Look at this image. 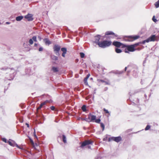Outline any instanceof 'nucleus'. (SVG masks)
<instances>
[{
  "instance_id": "f704fd0d",
  "label": "nucleus",
  "mask_w": 159,
  "mask_h": 159,
  "mask_svg": "<svg viewBox=\"0 0 159 159\" xmlns=\"http://www.w3.org/2000/svg\"><path fill=\"white\" fill-rule=\"evenodd\" d=\"M141 43V42H139L138 43H136L134 44H133V45H134V48L139 45V44H140Z\"/></svg>"
},
{
  "instance_id": "72a5a7b5",
  "label": "nucleus",
  "mask_w": 159,
  "mask_h": 159,
  "mask_svg": "<svg viewBox=\"0 0 159 159\" xmlns=\"http://www.w3.org/2000/svg\"><path fill=\"white\" fill-rule=\"evenodd\" d=\"M29 43L31 45L33 43V41L32 39H30L29 40Z\"/></svg>"
},
{
  "instance_id": "412c9836",
  "label": "nucleus",
  "mask_w": 159,
  "mask_h": 159,
  "mask_svg": "<svg viewBox=\"0 0 159 159\" xmlns=\"http://www.w3.org/2000/svg\"><path fill=\"white\" fill-rule=\"evenodd\" d=\"M51 58L54 61H57L58 59L57 57L54 55L51 56Z\"/></svg>"
},
{
  "instance_id": "680f3d73",
  "label": "nucleus",
  "mask_w": 159,
  "mask_h": 159,
  "mask_svg": "<svg viewBox=\"0 0 159 159\" xmlns=\"http://www.w3.org/2000/svg\"><path fill=\"white\" fill-rule=\"evenodd\" d=\"M137 100L138 101V102H139V99H137Z\"/></svg>"
},
{
  "instance_id": "e433bc0d",
  "label": "nucleus",
  "mask_w": 159,
  "mask_h": 159,
  "mask_svg": "<svg viewBox=\"0 0 159 159\" xmlns=\"http://www.w3.org/2000/svg\"><path fill=\"white\" fill-rule=\"evenodd\" d=\"M103 110L107 114H110L109 111H108V110L106 109L105 108H104L103 109Z\"/></svg>"
},
{
  "instance_id": "f3484780",
  "label": "nucleus",
  "mask_w": 159,
  "mask_h": 159,
  "mask_svg": "<svg viewBox=\"0 0 159 159\" xmlns=\"http://www.w3.org/2000/svg\"><path fill=\"white\" fill-rule=\"evenodd\" d=\"M90 76V74H88L87 76L86 77L84 78V84L86 85L88 84V82H87V80L88 79V78Z\"/></svg>"
},
{
  "instance_id": "c756f323",
  "label": "nucleus",
  "mask_w": 159,
  "mask_h": 159,
  "mask_svg": "<svg viewBox=\"0 0 159 159\" xmlns=\"http://www.w3.org/2000/svg\"><path fill=\"white\" fill-rule=\"evenodd\" d=\"M152 20L155 23L157 21V20L155 18V16H153L152 18Z\"/></svg>"
},
{
  "instance_id": "4d7b16f0",
  "label": "nucleus",
  "mask_w": 159,
  "mask_h": 159,
  "mask_svg": "<svg viewBox=\"0 0 159 159\" xmlns=\"http://www.w3.org/2000/svg\"><path fill=\"white\" fill-rule=\"evenodd\" d=\"M144 96H145V98H146L147 97V95L146 94H144Z\"/></svg>"
},
{
  "instance_id": "6e6d98bb",
  "label": "nucleus",
  "mask_w": 159,
  "mask_h": 159,
  "mask_svg": "<svg viewBox=\"0 0 159 159\" xmlns=\"http://www.w3.org/2000/svg\"><path fill=\"white\" fill-rule=\"evenodd\" d=\"M38 38H39V39H41V38L40 36H38Z\"/></svg>"
},
{
  "instance_id": "a211bd4d",
  "label": "nucleus",
  "mask_w": 159,
  "mask_h": 159,
  "mask_svg": "<svg viewBox=\"0 0 159 159\" xmlns=\"http://www.w3.org/2000/svg\"><path fill=\"white\" fill-rule=\"evenodd\" d=\"M44 41L46 44H48V45L51 43V41L48 38H45L44 39Z\"/></svg>"
},
{
  "instance_id": "052dcab7",
  "label": "nucleus",
  "mask_w": 159,
  "mask_h": 159,
  "mask_svg": "<svg viewBox=\"0 0 159 159\" xmlns=\"http://www.w3.org/2000/svg\"><path fill=\"white\" fill-rule=\"evenodd\" d=\"M150 96H151V94H149V97H150Z\"/></svg>"
},
{
  "instance_id": "7c9ffc66",
  "label": "nucleus",
  "mask_w": 159,
  "mask_h": 159,
  "mask_svg": "<svg viewBox=\"0 0 159 159\" xmlns=\"http://www.w3.org/2000/svg\"><path fill=\"white\" fill-rule=\"evenodd\" d=\"M95 122H96L97 123H100V122L101 121V120L100 119H96L95 120Z\"/></svg>"
},
{
  "instance_id": "393cba45",
  "label": "nucleus",
  "mask_w": 159,
  "mask_h": 159,
  "mask_svg": "<svg viewBox=\"0 0 159 159\" xmlns=\"http://www.w3.org/2000/svg\"><path fill=\"white\" fill-rule=\"evenodd\" d=\"M81 109L83 111H84V112L86 111V105H83L82 106V107H81Z\"/></svg>"
},
{
  "instance_id": "ddd939ff",
  "label": "nucleus",
  "mask_w": 159,
  "mask_h": 159,
  "mask_svg": "<svg viewBox=\"0 0 159 159\" xmlns=\"http://www.w3.org/2000/svg\"><path fill=\"white\" fill-rule=\"evenodd\" d=\"M100 37L101 35H97L95 37V40L94 42L98 45V44L100 42L99 41Z\"/></svg>"
},
{
  "instance_id": "2f4dec72",
  "label": "nucleus",
  "mask_w": 159,
  "mask_h": 159,
  "mask_svg": "<svg viewBox=\"0 0 159 159\" xmlns=\"http://www.w3.org/2000/svg\"><path fill=\"white\" fill-rule=\"evenodd\" d=\"M150 128V126L148 125L146 126V128L145 129V130H147L149 129Z\"/></svg>"
},
{
  "instance_id": "6ab92c4d",
  "label": "nucleus",
  "mask_w": 159,
  "mask_h": 159,
  "mask_svg": "<svg viewBox=\"0 0 159 159\" xmlns=\"http://www.w3.org/2000/svg\"><path fill=\"white\" fill-rule=\"evenodd\" d=\"M23 18V16H17L16 18V20L17 21H20Z\"/></svg>"
},
{
  "instance_id": "b1692460",
  "label": "nucleus",
  "mask_w": 159,
  "mask_h": 159,
  "mask_svg": "<svg viewBox=\"0 0 159 159\" xmlns=\"http://www.w3.org/2000/svg\"><path fill=\"white\" fill-rule=\"evenodd\" d=\"M154 6L156 8H158L159 7V0L154 3Z\"/></svg>"
},
{
  "instance_id": "f257e3e1",
  "label": "nucleus",
  "mask_w": 159,
  "mask_h": 159,
  "mask_svg": "<svg viewBox=\"0 0 159 159\" xmlns=\"http://www.w3.org/2000/svg\"><path fill=\"white\" fill-rule=\"evenodd\" d=\"M1 69L3 70H7V72L9 73V76L7 74L6 75V79L10 80H13L16 74L15 70L13 68H10L7 67H4L2 68ZM6 73L7 74V73Z\"/></svg>"
},
{
  "instance_id": "bf43d9fd",
  "label": "nucleus",
  "mask_w": 159,
  "mask_h": 159,
  "mask_svg": "<svg viewBox=\"0 0 159 159\" xmlns=\"http://www.w3.org/2000/svg\"><path fill=\"white\" fill-rule=\"evenodd\" d=\"M129 95H130V96H131V94H130V92H129Z\"/></svg>"
},
{
  "instance_id": "de8ad7c7",
  "label": "nucleus",
  "mask_w": 159,
  "mask_h": 159,
  "mask_svg": "<svg viewBox=\"0 0 159 159\" xmlns=\"http://www.w3.org/2000/svg\"><path fill=\"white\" fill-rule=\"evenodd\" d=\"M38 43H35L34 44V47H37L38 46Z\"/></svg>"
},
{
  "instance_id": "9b49d317",
  "label": "nucleus",
  "mask_w": 159,
  "mask_h": 159,
  "mask_svg": "<svg viewBox=\"0 0 159 159\" xmlns=\"http://www.w3.org/2000/svg\"><path fill=\"white\" fill-rule=\"evenodd\" d=\"M96 116L92 115L91 113L88 115V119L89 120H90L89 121L90 122L94 121L96 120Z\"/></svg>"
},
{
  "instance_id": "37998d69",
  "label": "nucleus",
  "mask_w": 159,
  "mask_h": 159,
  "mask_svg": "<svg viewBox=\"0 0 159 159\" xmlns=\"http://www.w3.org/2000/svg\"><path fill=\"white\" fill-rule=\"evenodd\" d=\"M45 104H46V103H45V102H43L41 103L40 105H41V106H42L43 107V105H45Z\"/></svg>"
},
{
  "instance_id": "a19ab883",
  "label": "nucleus",
  "mask_w": 159,
  "mask_h": 159,
  "mask_svg": "<svg viewBox=\"0 0 159 159\" xmlns=\"http://www.w3.org/2000/svg\"><path fill=\"white\" fill-rule=\"evenodd\" d=\"M51 101H52L51 100H46L44 102H45V103H50Z\"/></svg>"
},
{
  "instance_id": "7ed1b4c3",
  "label": "nucleus",
  "mask_w": 159,
  "mask_h": 159,
  "mask_svg": "<svg viewBox=\"0 0 159 159\" xmlns=\"http://www.w3.org/2000/svg\"><path fill=\"white\" fill-rule=\"evenodd\" d=\"M125 50V53H129V52H133L136 49L134 48V45H127Z\"/></svg>"
},
{
  "instance_id": "5701e85b",
  "label": "nucleus",
  "mask_w": 159,
  "mask_h": 159,
  "mask_svg": "<svg viewBox=\"0 0 159 159\" xmlns=\"http://www.w3.org/2000/svg\"><path fill=\"white\" fill-rule=\"evenodd\" d=\"M127 68V67H125V68L124 71H117L116 72V74H121L122 73H123L124 72V71H125L126 70Z\"/></svg>"
},
{
  "instance_id": "cd10ccee",
  "label": "nucleus",
  "mask_w": 159,
  "mask_h": 159,
  "mask_svg": "<svg viewBox=\"0 0 159 159\" xmlns=\"http://www.w3.org/2000/svg\"><path fill=\"white\" fill-rule=\"evenodd\" d=\"M28 138H29V139H30V143H31L32 144H34V142L33 140L29 136H28Z\"/></svg>"
},
{
  "instance_id": "f8f14e48",
  "label": "nucleus",
  "mask_w": 159,
  "mask_h": 159,
  "mask_svg": "<svg viewBox=\"0 0 159 159\" xmlns=\"http://www.w3.org/2000/svg\"><path fill=\"white\" fill-rule=\"evenodd\" d=\"M147 39L148 40L149 42L157 40H156V36L155 35H152Z\"/></svg>"
},
{
  "instance_id": "39448f33",
  "label": "nucleus",
  "mask_w": 159,
  "mask_h": 159,
  "mask_svg": "<svg viewBox=\"0 0 159 159\" xmlns=\"http://www.w3.org/2000/svg\"><path fill=\"white\" fill-rule=\"evenodd\" d=\"M53 51L56 55L59 56L60 54L59 52L61 49V46L57 44H55L53 46Z\"/></svg>"
},
{
  "instance_id": "49530a36",
  "label": "nucleus",
  "mask_w": 159,
  "mask_h": 159,
  "mask_svg": "<svg viewBox=\"0 0 159 159\" xmlns=\"http://www.w3.org/2000/svg\"><path fill=\"white\" fill-rule=\"evenodd\" d=\"M25 125H27V127L29 128V124L27 123H26Z\"/></svg>"
},
{
  "instance_id": "13d9d810",
  "label": "nucleus",
  "mask_w": 159,
  "mask_h": 159,
  "mask_svg": "<svg viewBox=\"0 0 159 159\" xmlns=\"http://www.w3.org/2000/svg\"><path fill=\"white\" fill-rule=\"evenodd\" d=\"M130 72V71L129 70H128L127 71V72L128 73H129Z\"/></svg>"
},
{
  "instance_id": "0eeeda50",
  "label": "nucleus",
  "mask_w": 159,
  "mask_h": 159,
  "mask_svg": "<svg viewBox=\"0 0 159 159\" xmlns=\"http://www.w3.org/2000/svg\"><path fill=\"white\" fill-rule=\"evenodd\" d=\"M122 140L121 137L120 136H118L116 137H110L108 138V141L109 142L111 141H114L118 143L120 141Z\"/></svg>"
},
{
  "instance_id": "a18cd8bd",
  "label": "nucleus",
  "mask_w": 159,
  "mask_h": 159,
  "mask_svg": "<svg viewBox=\"0 0 159 159\" xmlns=\"http://www.w3.org/2000/svg\"><path fill=\"white\" fill-rule=\"evenodd\" d=\"M95 159H101V158L100 157L98 156L96 157Z\"/></svg>"
},
{
  "instance_id": "a878e982",
  "label": "nucleus",
  "mask_w": 159,
  "mask_h": 159,
  "mask_svg": "<svg viewBox=\"0 0 159 159\" xmlns=\"http://www.w3.org/2000/svg\"><path fill=\"white\" fill-rule=\"evenodd\" d=\"M101 127L102 128V131H103L105 129V125L104 124L102 123H100Z\"/></svg>"
},
{
  "instance_id": "9d476101",
  "label": "nucleus",
  "mask_w": 159,
  "mask_h": 159,
  "mask_svg": "<svg viewBox=\"0 0 159 159\" xmlns=\"http://www.w3.org/2000/svg\"><path fill=\"white\" fill-rule=\"evenodd\" d=\"M139 37V36L138 35L130 36H129V41H132L134 40L138 39Z\"/></svg>"
},
{
  "instance_id": "58836bf2",
  "label": "nucleus",
  "mask_w": 159,
  "mask_h": 159,
  "mask_svg": "<svg viewBox=\"0 0 159 159\" xmlns=\"http://www.w3.org/2000/svg\"><path fill=\"white\" fill-rule=\"evenodd\" d=\"M33 135H34V136L36 138H37V136H36V133H35V129H34V132L33 133Z\"/></svg>"
},
{
  "instance_id": "4c0bfd02",
  "label": "nucleus",
  "mask_w": 159,
  "mask_h": 159,
  "mask_svg": "<svg viewBox=\"0 0 159 159\" xmlns=\"http://www.w3.org/2000/svg\"><path fill=\"white\" fill-rule=\"evenodd\" d=\"M82 120H84L86 122H90L89 121V119H88V118H82Z\"/></svg>"
},
{
  "instance_id": "aec40b11",
  "label": "nucleus",
  "mask_w": 159,
  "mask_h": 159,
  "mask_svg": "<svg viewBox=\"0 0 159 159\" xmlns=\"http://www.w3.org/2000/svg\"><path fill=\"white\" fill-rule=\"evenodd\" d=\"M52 70L54 72H57L59 71L58 68L54 66L52 67Z\"/></svg>"
},
{
  "instance_id": "20e7f679",
  "label": "nucleus",
  "mask_w": 159,
  "mask_h": 159,
  "mask_svg": "<svg viewBox=\"0 0 159 159\" xmlns=\"http://www.w3.org/2000/svg\"><path fill=\"white\" fill-rule=\"evenodd\" d=\"M112 45L116 47V48L121 47L122 48H124L126 46V45L123 44L120 42L117 41L113 42Z\"/></svg>"
},
{
  "instance_id": "6e6552de",
  "label": "nucleus",
  "mask_w": 159,
  "mask_h": 159,
  "mask_svg": "<svg viewBox=\"0 0 159 159\" xmlns=\"http://www.w3.org/2000/svg\"><path fill=\"white\" fill-rule=\"evenodd\" d=\"M7 143L10 146L12 147H16L19 149H21L20 147L15 142V141L10 139L7 141Z\"/></svg>"
},
{
  "instance_id": "603ef678",
  "label": "nucleus",
  "mask_w": 159,
  "mask_h": 159,
  "mask_svg": "<svg viewBox=\"0 0 159 159\" xmlns=\"http://www.w3.org/2000/svg\"><path fill=\"white\" fill-rule=\"evenodd\" d=\"M101 81L102 82H105V81L103 80H101Z\"/></svg>"
},
{
  "instance_id": "5fc2aeb1",
  "label": "nucleus",
  "mask_w": 159,
  "mask_h": 159,
  "mask_svg": "<svg viewBox=\"0 0 159 159\" xmlns=\"http://www.w3.org/2000/svg\"><path fill=\"white\" fill-rule=\"evenodd\" d=\"M88 148L89 149L91 148V146H88Z\"/></svg>"
},
{
  "instance_id": "c03bdc74",
  "label": "nucleus",
  "mask_w": 159,
  "mask_h": 159,
  "mask_svg": "<svg viewBox=\"0 0 159 159\" xmlns=\"http://www.w3.org/2000/svg\"><path fill=\"white\" fill-rule=\"evenodd\" d=\"M42 106H41V105L40 104V106L39 107L37 108V110H39L42 107Z\"/></svg>"
},
{
  "instance_id": "ea45409f",
  "label": "nucleus",
  "mask_w": 159,
  "mask_h": 159,
  "mask_svg": "<svg viewBox=\"0 0 159 159\" xmlns=\"http://www.w3.org/2000/svg\"><path fill=\"white\" fill-rule=\"evenodd\" d=\"M50 109L54 111L55 109V107L53 106H52L50 107Z\"/></svg>"
},
{
  "instance_id": "423d86ee",
  "label": "nucleus",
  "mask_w": 159,
  "mask_h": 159,
  "mask_svg": "<svg viewBox=\"0 0 159 159\" xmlns=\"http://www.w3.org/2000/svg\"><path fill=\"white\" fill-rule=\"evenodd\" d=\"M93 143V141L90 140H85L83 142H80V143L81 144V145L80 147L83 148L84 147L87 145L92 144Z\"/></svg>"
},
{
  "instance_id": "4be33fe9",
  "label": "nucleus",
  "mask_w": 159,
  "mask_h": 159,
  "mask_svg": "<svg viewBox=\"0 0 159 159\" xmlns=\"http://www.w3.org/2000/svg\"><path fill=\"white\" fill-rule=\"evenodd\" d=\"M115 51L117 53H120L122 52V50L118 48H115Z\"/></svg>"
},
{
  "instance_id": "bb28decb",
  "label": "nucleus",
  "mask_w": 159,
  "mask_h": 159,
  "mask_svg": "<svg viewBox=\"0 0 159 159\" xmlns=\"http://www.w3.org/2000/svg\"><path fill=\"white\" fill-rule=\"evenodd\" d=\"M146 42V43L149 42V40L148 39H147L145 40H144L142 42H141L140 44H144Z\"/></svg>"
},
{
  "instance_id": "864d4df0",
  "label": "nucleus",
  "mask_w": 159,
  "mask_h": 159,
  "mask_svg": "<svg viewBox=\"0 0 159 159\" xmlns=\"http://www.w3.org/2000/svg\"><path fill=\"white\" fill-rule=\"evenodd\" d=\"M146 60H144V61H143V66H144V64L145 63H146Z\"/></svg>"
},
{
  "instance_id": "c9c22d12",
  "label": "nucleus",
  "mask_w": 159,
  "mask_h": 159,
  "mask_svg": "<svg viewBox=\"0 0 159 159\" xmlns=\"http://www.w3.org/2000/svg\"><path fill=\"white\" fill-rule=\"evenodd\" d=\"M2 140L5 143H7V139L5 138H2Z\"/></svg>"
},
{
  "instance_id": "2eb2a0df",
  "label": "nucleus",
  "mask_w": 159,
  "mask_h": 159,
  "mask_svg": "<svg viewBox=\"0 0 159 159\" xmlns=\"http://www.w3.org/2000/svg\"><path fill=\"white\" fill-rule=\"evenodd\" d=\"M61 50L62 52V56L63 57H65V54L67 52V49L66 48L63 47L62 48H61Z\"/></svg>"
},
{
  "instance_id": "dca6fc26",
  "label": "nucleus",
  "mask_w": 159,
  "mask_h": 159,
  "mask_svg": "<svg viewBox=\"0 0 159 159\" xmlns=\"http://www.w3.org/2000/svg\"><path fill=\"white\" fill-rule=\"evenodd\" d=\"M111 34L114 35L116 37H117V36L114 32L111 31H108L106 32L105 33V35H109Z\"/></svg>"
},
{
  "instance_id": "f03ea898",
  "label": "nucleus",
  "mask_w": 159,
  "mask_h": 159,
  "mask_svg": "<svg viewBox=\"0 0 159 159\" xmlns=\"http://www.w3.org/2000/svg\"><path fill=\"white\" fill-rule=\"evenodd\" d=\"M112 42L111 41L104 40L98 44V46L102 48H105L110 46Z\"/></svg>"
},
{
  "instance_id": "473e14b6",
  "label": "nucleus",
  "mask_w": 159,
  "mask_h": 159,
  "mask_svg": "<svg viewBox=\"0 0 159 159\" xmlns=\"http://www.w3.org/2000/svg\"><path fill=\"white\" fill-rule=\"evenodd\" d=\"M32 40L34 42H37V37L36 36H34L32 37Z\"/></svg>"
},
{
  "instance_id": "79ce46f5",
  "label": "nucleus",
  "mask_w": 159,
  "mask_h": 159,
  "mask_svg": "<svg viewBox=\"0 0 159 159\" xmlns=\"http://www.w3.org/2000/svg\"><path fill=\"white\" fill-rule=\"evenodd\" d=\"M43 50V48L42 47H40L39 49V52H40V51H42Z\"/></svg>"
},
{
  "instance_id": "1a4fd4ad",
  "label": "nucleus",
  "mask_w": 159,
  "mask_h": 159,
  "mask_svg": "<svg viewBox=\"0 0 159 159\" xmlns=\"http://www.w3.org/2000/svg\"><path fill=\"white\" fill-rule=\"evenodd\" d=\"M33 15L31 14H28L26 15H25L24 17L27 19L28 21H32L34 20L33 18Z\"/></svg>"
},
{
  "instance_id": "c85d7f7f",
  "label": "nucleus",
  "mask_w": 159,
  "mask_h": 159,
  "mask_svg": "<svg viewBox=\"0 0 159 159\" xmlns=\"http://www.w3.org/2000/svg\"><path fill=\"white\" fill-rule=\"evenodd\" d=\"M80 55L81 57L82 58H84L85 56L84 54L82 52H81L80 53Z\"/></svg>"
},
{
  "instance_id": "3c124183",
  "label": "nucleus",
  "mask_w": 159,
  "mask_h": 159,
  "mask_svg": "<svg viewBox=\"0 0 159 159\" xmlns=\"http://www.w3.org/2000/svg\"><path fill=\"white\" fill-rule=\"evenodd\" d=\"M6 24L9 25L10 24V23L9 22H6Z\"/></svg>"
},
{
  "instance_id": "09e8293b",
  "label": "nucleus",
  "mask_w": 159,
  "mask_h": 159,
  "mask_svg": "<svg viewBox=\"0 0 159 159\" xmlns=\"http://www.w3.org/2000/svg\"><path fill=\"white\" fill-rule=\"evenodd\" d=\"M78 61H79V59H76L75 60V62L77 63V62H78Z\"/></svg>"
},
{
  "instance_id": "8fccbe9b",
  "label": "nucleus",
  "mask_w": 159,
  "mask_h": 159,
  "mask_svg": "<svg viewBox=\"0 0 159 159\" xmlns=\"http://www.w3.org/2000/svg\"><path fill=\"white\" fill-rule=\"evenodd\" d=\"M105 83L106 84H110L107 82L105 81Z\"/></svg>"
},
{
  "instance_id": "4468645a",
  "label": "nucleus",
  "mask_w": 159,
  "mask_h": 159,
  "mask_svg": "<svg viewBox=\"0 0 159 159\" xmlns=\"http://www.w3.org/2000/svg\"><path fill=\"white\" fill-rule=\"evenodd\" d=\"M62 136V140L64 143H66L67 142L66 138L65 135L64 134H62V135L60 134L58 136V138H61Z\"/></svg>"
},
{
  "instance_id": "e2e57ef3",
  "label": "nucleus",
  "mask_w": 159,
  "mask_h": 159,
  "mask_svg": "<svg viewBox=\"0 0 159 159\" xmlns=\"http://www.w3.org/2000/svg\"><path fill=\"white\" fill-rule=\"evenodd\" d=\"M90 79L91 80H92L93 79V78H91Z\"/></svg>"
}]
</instances>
